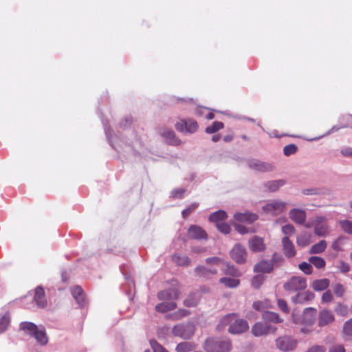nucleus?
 <instances>
[{"label":"nucleus","mask_w":352,"mask_h":352,"mask_svg":"<svg viewBox=\"0 0 352 352\" xmlns=\"http://www.w3.org/2000/svg\"><path fill=\"white\" fill-rule=\"evenodd\" d=\"M226 325H230L228 331L232 334L242 333L248 329V322L243 319H236L234 314H228L221 318L218 328L221 329Z\"/></svg>","instance_id":"f257e3e1"},{"label":"nucleus","mask_w":352,"mask_h":352,"mask_svg":"<svg viewBox=\"0 0 352 352\" xmlns=\"http://www.w3.org/2000/svg\"><path fill=\"white\" fill-rule=\"evenodd\" d=\"M204 348L207 352H229L232 345L228 338H208L205 342Z\"/></svg>","instance_id":"f03ea898"},{"label":"nucleus","mask_w":352,"mask_h":352,"mask_svg":"<svg viewBox=\"0 0 352 352\" xmlns=\"http://www.w3.org/2000/svg\"><path fill=\"white\" fill-rule=\"evenodd\" d=\"M195 331V325L192 323L187 322L175 324L172 328L171 333L175 337H179L184 340H189L193 336Z\"/></svg>","instance_id":"7ed1b4c3"},{"label":"nucleus","mask_w":352,"mask_h":352,"mask_svg":"<svg viewBox=\"0 0 352 352\" xmlns=\"http://www.w3.org/2000/svg\"><path fill=\"white\" fill-rule=\"evenodd\" d=\"M275 344L276 348L280 351L289 352L296 349L298 341L290 336L284 335L277 338L275 340Z\"/></svg>","instance_id":"20e7f679"},{"label":"nucleus","mask_w":352,"mask_h":352,"mask_svg":"<svg viewBox=\"0 0 352 352\" xmlns=\"http://www.w3.org/2000/svg\"><path fill=\"white\" fill-rule=\"evenodd\" d=\"M307 287V280L302 276H294L283 285V288L289 292L303 290Z\"/></svg>","instance_id":"39448f33"},{"label":"nucleus","mask_w":352,"mask_h":352,"mask_svg":"<svg viewBox=\"0 0 352 352\" xmlns=\"http://www.w3.org/2000/svg\"><path fill=\"white\" fill-rule=\"evenodd\" d=\"M276 331L277 327L267 322H258L255 323L251 329L252 333L256 337L266 336L270 333L274 334Z\"/></svg>","instance_id":"423d86ee"},{"label":"nucleus","mask_w":352,"mask_h":352,"mask_svg":"<svg viewBox=\"0 0 352 352\" xmlns=\"http://www.w3.org/2000/svg\"><path fill=\"white\" fill-rule=\"evenodd\" d=\"M326 221L327 218L324 216H317L313 218V227L316 235L318 236H326L329 234V226Z\"/></svg>","instance_id":"0eeeda50"},{"label":"nucleus","mask_w":352,"mask_h":352,"mask_svg":"<svg viewBox=\"0 0 352 352\" xmlns=\"http://www.w3.org/2000/svg\"><path fill=\"white\" fill-rule=\"evenodd\" d=\"M287 203L280 200H272L263 206L262 208L267 212H271L274 215L283 213L286 209Z\"/></svg>","instance_id":"6e6552de"},{"label":"nucleus","mask_w":352,"mask_h":352,"mask_svg":"<svg viewBox=\"0 0 352 352\" xmlns=\"http://www.w3.org/2000/svg\"><path fill=\"white\" fill-rule=\"evenodd\" d=\"M175 129L182 133H193L198 129L197 122L192 119L181 120L175 124Z\"/></svg>","instance_id":"1a4fd4ad"},{"label":"nucleus","mask_w":352,"mask_h":352,"mask_svg":"<svg viewBox=\"0 0 352 352\" xmlns=\"http://www.w3.org/2000/svg\"><path fill=\"white\" fill-rule=\"evenodd\" d=\"M317 310L313 307L305 308L301 316V324L312 327L316 319Z\"/></svg>","instance_id":"9d476101"},{"label":"nucleus","mask_w":352,"mask_h":352,"mask_svg":"<svg viewBox=\"0 0 352 352\" xmlns=\"http://www.w3.org/2000/svg\"><path fill=\"white\" fill-rule=\"evenodd\" d=\"M230 256L236 263H243L246 261V250L243 245L237 243L231 250Z\"/></svg>","instance_id":"9b49d317"},{"label":"nucleus","mask_w":352,"mask_h":352,"mask_svg":"<svg viewBox=\"0 0 352 352\" xmlns=\"http://www.w3.org/2000/svg\"><path fill=\"white\" fill-rule=\"evenodd\" d=\"M335 317L333 312L329 309H321L318 314V325L320 327H324L333 323Z\"/></svg>","instance_id":"f8f14e48"},{"label":"nucleus","mask_w":352,"mask_h":352,"mask_svg":"<svg viewBox=\"0 0 352 352\" xmlns=\"http://www.w3.org/2000/svg\"><path fill=\"white\" fill-rule=\"evenodd\" d=\"M160 134L168 144L178 146L182 144V141L175 136V132L171 129L162 128L160 130Z\"/></svg>","instance_id":"ddd939ff"},{"label":"nucleus","mask_w":352,"mask_h":352,"mask_svg":"<svg viewBox=\"0 0 352 352\" xmlns=\"http://www.w3.org/2000/svg\"><path fill=\"white\" fill-rule=\"evenodd\" d=\"M188 236L190 239L196 240H205L208 239V234L200 226L192 225L188 230Z\"/></svg>","instance_id":"4468645a"},{"label":"nucleus","mask_w":352,"mask_h":352,"mask_svg":"<svg viewBox=\"0 0 352 352\" xmlns=\"http://www.w3.org/2000/svg\"><path fill=\"white\" fill-rule=\"evenodd\" d=\"M179 289L173 287L158 292L157 297L160 300L174 301L179 298Z\"/></svg>","instance_id":"2eb2a0df"},{"label":"nucleus","mask_w":352,"mask_h":352,"mask_svg":"<svg viewBox=\"0 0 352 352\" xmlns=\"http://www.w3.org/2000/svg\"><path fill=\"white\" fill-rule=\"evenodd\" d=\"M290 219L296 224L302 225L305 223L307 214L303 209L293 208L289 212Z\"/></svg>","instance_id":"dca6fc26"},{"label":"nucleus","mask_w":352,"mask_h":352,"mask_svg":"<svg viewBox=\"0 0 352 352\" xmlns=\"http://www.w3.org/2000/svg\"><path fill=\"white\" fill-rule=\"evenodd\" d=\"M249 248L252 252H259L265 249V244L264 243L263 238L254 236L250 238L248 241Z\"/></svg>","instance_id":"f3484780"},{"label":"nucleus","mask_w":352,"mask_h":352,"mask_svg":"<svg viewBox=\"0 0 352 352\" xmlns=\"http://www.w3.org/2000/svg\"><path fill=\"white\" fill-rule=\"evenodd\" d=\"M196 276L204 279H210L217 274V270L215 268H208L202 265H198L195 269Z\"/></svg>","instance_id":"a211bd4d"},{"label":"nucleus","mask_w":352,"mask_h":352,"mask_svg":"<svg viewBox=\"0 0 352 352\" xmlns=\"http://www.w3.org/2000/svg\"><path fill=\"white\" fill-rule=\"evenodd\" d=\"M249 166L252 168L261 172H271L275 168L274 165L272 164L258 160H252L250 162Z\"/></svg>","instance_id":"6ab92c4d"},{"label":"nucleus","mask_w":352,"mask_h":352,"mask_svg":"<svg viewBox=\"0 0 352 352\" xmlns=\"http://www.w3.org/2000/svg\"><path fill=\"white\" fill-rule=\"evenodd\" d=\"M282 245L283 254L287 258L295 256L296 252L294 245L288 236H284L282 239Z\"/></svg>","instance_id":"aec40b11"},{"label":"nucleus","mask_w":352,"mask_h":352,"mask_svg":"<svg viewBox=\"0 0 352 352\" xmlns=\"http://www.w3.org/2000/svg\"><path fill=\"white\" fill-rule=\"evenodd\" d=\"M234 219L235 221L245 223H252L256 220L258 219V215L255 213L252 212H237L234 214Z\"/></svg>","instance_id":"412c9836"},{"label":"nucleus","mask_w":352,"mask_h":352,"mask_svg":"<svg viewBox=\"0 0 352 352\" xmlns=\"http://www.w3.org/2000/svg\"><path fill=\"white\" fill-rule=\"evenodd\" d=\"M314 298V294L310 291H305L298 293L292 298V301L296 304H305L307 302L312 300Z\"/></svg>","instance_id":"4be33fe9"},{"label":"nucleus","mask_w":352,"mask_h":352,"mask_svg":"<svg viewBox=\"0 0 352 352\" xmlns=\"http://www.w3.org/2000/svg\"><path fill=\"white\" fill-rule=\"evenodd\" d=\"M34 300L38 307L44 308L47 305L45 292L41 287H37L35 289Z\"/></svg>","instance_id":"5701e85b"},{"label":"nucleus","mask_w":352,"mask_h":352,"mask_svg":"<svg viewBox=\"0 0 352 352\" xmlns=\"http://www.w3.org/2000/svg\"><path fill=\"white\" fill-rule=\"evenodd\" d=\"M162 301L163 302L157 304L155 306V310L159 313L164 314L177 308V303L174 301Z\"/></svg>","instance_id":"b1692460"},{"label":"nucleus","mask_w":352,"mask_h":352,"mask_svg":"<svg viewBox=\"0 0 352 352\" xmlns=\"http://www.w3.org/2000/svg\"><path fill=\"white\" fill-rule=\"evenodd\" d=\"M72 294L80 307H82L85 305L86 300L85 297V294L83 292L82 289L80 287L76 286L74 288H72Z\"/></svg>","instance_id":"393cba45"},{"label":"nucleus","mask_w":352,"mask_h":352,"mask_svg":"<svg viewBox=\"0 0 352 352\" xmlns=\"http://www.w3.org/2000/svg\"><path fill=\"white\" fill-rule=\"evenodd\" d=\"M172 261L179 266H188L191 263V259L187 255L181 253L174 254Z\"/></svg>","instance_id":"a878e982"},{"label":"nucleus","mask_w":352,"mask_h":352,"mask_svg":"<svg viewBox=\"0 0 352 352\" xmlns=\"http://www.w3.org/2000/svg\"><path fill=\"white\" fill-rule=\"evenodd\" d=\"M285 184V181L284 179H277L267 182L264 184V187L266 191L275 192Z\"/></svg>","instance_id":"bb28decb"},{"label":"nucleus","mask_w":352,"mask_h":352,"mask_svg":"<svg viewBox=\"0 0 352 352\" xmlns=\"http://www.w3.org/2000/svg\"><path fill=\"white\" fill-rule=\"evenodd\" d=\"M254 272L270 273L273 270V263L268 261H262L254 265Z\"/></svg>","instance_id":"cd10ccee"},{"label":"nucleus","mask_w":352,"mask_h":352,"mask_svg":"<svg viewBox=\"0 0 352 352\" xmlns=\"http://www.w3.org/2000/svg\"><path fill=\"white\" fill-rule=\"evenodd\" d=\"M33 337L35 338L37 343L41 346H44L48 342V337L43 327L38 328Z\"/></svg>","instance_id":"c85d7f7f"},{"label":"nucleus","mask_w":352,"mask_h":352,"mask_svg":"<svg viewBox=\"0 0 352 352\" xmlns=\"http://www.w3.org/2000/svg\"><path fill=\"white\" fill-rule=\"evenodd\" d=\"M20 329L25 333L33 336L38 327L31 322H22L20 323Z\"/></svg>","instance_id":"c756f323"},{"label":"nucleus","mask_w":352,"mask_h":352,"mask_svg":"<svg viewBox=\"0 0 352 352\" xmlns=\"http://www.w3.org/2000/svg\"><path fill=\"white\" fill-rule=\"evenodd\" d=\"M262 318L267 322L281 323L283 322V320L280 318L279 315L273 311H264L263 313Z\"/></svg>","instance_id":"7c9ffc66"},{"label":"nucleus","mask_w":352,"mask_h":352,"mask_svg":"<svg viewBox=\"0 0 352 352\" xmlns=\"http://www.w3.org/2000/svg\"><path fill=\"white\" fill-rule=\"evenodd\" d=\"M189 314L190 312L188 310L179 309L173 313L166 315V318L168 320L176 321L184 318Z\"/></svg>","instance_id":"2f4dec72"},{"label":"nucleus","mask_w":352,"mask_h":352,"mask_svg":"<svg viewBox=\"0 0 352 352\" xmlns=\"http://www.w3.org/2000/svg\"><path fill=\"white\" fill-rule=\"evenodd\" d=\"M327 247V241L325 240H321L318 243L311 246L309 253L311 254H318L322 253L326 250Z\"/></svg>","instance_id":"473e14b6"},{"label":"nucleus","mask_w":352,"mask_h":352,"mask_svg":"<svg viewBox=\"0 0 352 352\" xmlns=\"http://www.w3.org/2000/svg\"><path fill=\"white\" fill-rule=\"evenodd\" d=\"M311 235L307 232H302L296 239V243L300 247H305L311 243Z\"/></svg>","instance_id":"72a5a7b5"},{"label":"nucleus","mask_w":352,"mask_h":352,"mask_svg":"<svg viewBox=\"0 0 352 352\" xmlns=\"http://www.w3.org/2000/svg\"><path fill=\"white\" fill-rule=\"evenodd\" d=\"M227 218V214L224 210H220L212 213L209 217V221L218 224V222H223Z\"/></svg>","instance_id":"f704fd0d"},{"label":"nucleus","mask_w":352,"mask_h":352,"mask_svg":"<svg viewBox=\"0 0 352 352\" xmlns=\"http://www.w3.org/2000/svg\"><path fill=\"white\" fill-rule=\"evenodd\" d=\"M329 285V280L327 278L316 280L312 283V287L315 291H322Z\"/></svg>","instance_id":"c9c22d12"},{"label":"nucleus","mask_w":352,"mask_h":352,"mask_svg":"<svg viewBox=\"0 0 352 352\" xmlns=\"http://www.w3.org/2000/svg\"><path fill=\"white\" fill-rule=\"evenodd\" d=\"M309 262L317 269H323L326 265V261L322 257L313 256L309 258Z\"/></svg>","instance_id":"e433bc0d"},{"label":"nucleus","mask_w":352,"mask_h":352,"mask_svg":"<svg viewBox=\"0 0 352 352\" xmlns=\"http://www.w3.org/2000/svg\"><path fill=\"white\" fill-rule=\"evenodd\" d=\"M219 282L228 288H235L238 287L240 283V281L238 279L227 277L221 278L219 279Z\"/></svg>","instance_id":"4c0bfd02"},{"label":"nucleus","mask_w":352,"mask_h":352,"mask_svg":"<svg viewBox=\"0 0 352 352\" xmlns=\"http://www.w3.org/2000/svg\"><path fill=\"white\" fill-rule=\"evenodd\" d=\"M10 322V316L6 313L0 317V333H3L8 327Z\"/></svg>","instance_id":"58836bf2"},{"label":"nucleus","mask_w":352,"mask_h":352,"mask_svg":"<svg viewBox=\"0 0 352 352\" xmlns=\"http://www.w3.org/2000/svg\"><path fill=\"white\" fill-rule=\"evenodd\" d=\"M223 126L224 124L223 122L215 121L212 123V125L206 127L205 131L206 133L212 134L219 131L220 129H222Z\"/></svg>","instance_id":"ea45409f"},{"label":"nucleus","mask_w":352,"mask_h":352,"mask_svg":"<svg viewBox=\"0 0 352 352\" xmlns=\"http://www.w3.org/2000/svg\"><path fill=\"white\" fill-rule=\"evenodd\" d=\"M223 273L230 275L234 277H237L241 275L240 272L238 271L235 267L230 264H226L225 267L223 269Z\"/></svg>","instance_id":"a19ab883"},{"label":"nucleus","mask_w":352,"mask_h":352,"mask_svg":"<svg viewBox=\"0 0 352 352\" xmlns=\"http://www.w3.org/2000/svg\"><path fill=\"white\" fill-rule=\"evenodd\" d=\"M339 225L341 229L349 234L352 235V221L350 220H340L339 221Z\"/></svg>","instance_id":"79ce46f5"},{"label":"nucleus","mask_w":352,"mask_h":352,"mask_svg":"<svg viewBox=\"0 0 352 352\" xmlns=\"http://www.w3.org/2000/svg\"><path fill=\"white\" fill-rule=\"evenodd\" d=\"M343 333L344 339L349 340L352 338V318L344 323Z\"/></svg>","instance_id":"37998d69"},{"label":"nucleus","mask_w":352,"mask_h":352,"mask_svg":"<svg viewBox=\"0 0 352 352\" xmlns=\"http://www.w3.org/2000/svg\"><path fill=\"white\" fill-rule=\"evenodd\" d=\"M199 298L196 294H191L184 301V305L188 307H192L197 305Z\"/></svg>","instance_id":"c03bdc74"},{"label":"nucleus","mask_w":352,"mask_h":352,"mask_svg":"<svg viewBox=\"0 0 352 352\" xmlns=\"http://www.w3.org/2000/svg\"><path fill=\"white\" fill-rule=\"evenodd\" d=\"M192 349V344L190 342H181L175 348L177 352H189Z\"/></svg>","instance_id":"a18cd8bd"},{"label":"nucleus","mask_w":352,"mask_h":352,"mask_svg":"<svg viewBox=\"0 0 352 352\" xmlns=\"http://www.w3.org/2000/svg\"><path fill=\"white\" fill-rule=\"evenodd\" d=\"M102 124L104 126V132H105L107 138L108 139L109 144L114 149L117 150L118 148L116 146V145L114 144V138L111 135V131L110 128L107 126V124L104 122V120H102Z\"/></svg>","instance_id":"49530a36"},{"label":"nucleus","mask_w":352,"mask_h":352,"mask_svg":"<svg viewBox=\"0 0 352 352\" xmlns=\"http://www.w3.org/2000/svg\"><path fill=\"white\" fill-rule=\"evenodd\" d=\"M346 237L340 236L333 241L331 245V248L333 250L339 251L341 249V246L344 243Z\"/></svg>","instance_id":"de8ad7c7"},{"label":"nucleus","mask_w":352,"mask_h":352,"mask_svg":"<svg viewBox=\"0 0 352 352\" xmlns=\"http://www.w3.org/2000/svg\"><path fill=\"white\" fill-rule=\"evenodd\" d=\"M348 126H351L352 127V126L349 125V124H345V125H336V126H333L331 129H329L325 134H324L323 135H321L320 137H318V138H311L310 139L311 141H316V140H318L320 138H322L324 136H326V135H328L332 133H334L337 131H338L339 129H343V128H345V127H348Z\"/></svg>","instance_id":"09e8293b"},{"label":"nucleus","mask_w":352,"mask_h":352,"mask_svg":"<svg viewBox=\"0 0 352 352\" xmlns=\"http://www.w3.org/2000/svg\"><path fill=\"white\" fill-rule=\"evenodd\" d=\"M298 267L302 272H303L307 275H309L313 272V267L309 262H302L298 265Z\"/></svg>","instance_id":"8fccbe9b"},{"label":"nucleus","mask_w":352,"mask_h":352,"mask_svg":"<svg viewBox=\"0 0 352 352\" xmlns=\"http://www.w3.org/2000/svg\"><path fill=\"white\" fill-rule=\"evenodd\" d=\"M298 151V147L294 144L286 145L283 148V153L285 156H289L296 153Z\"/></svg>","instance_id":"3c124183"},{"label":"nucleus","mask_w":352,"mask_h":352,"mask_svg":"<svg viewBox=\"0 0 352 352\" xmlns=\"http://www.w3.org/2000/svg\"><path fill=\"white\" fill-rule=\"evenodd\" d=\"M334 311L338 316H345L348 314L347 307L342 303H338L335 307Z\"/></svg>","instance_id":"603ef678"},{"label":"nucleus","mask_w":352,"mask_h":352,"mask_svg":"<svg viewBox=\"0 0 352 352\" xmlns=\"http://www.w3.org/2000/svg\"><path fill=\"white\" fill-rule=\"evenodd\" d=\"M328 352H346V349L344 344L335 343L329 346Z\"/></svg>","instance_id":"864d4df0"},{"label":"nucleus","mask_w":352,"mask_h":352,"mask_svg":"<svg viewBox=\"0 0 352 352\" xmlns=\"http://www.w3.org/2000/svg\"><path fill=\"white\" fill-rule=\"evenodd\" d=\"M264 281V277L263 275L255 276L252 280V285L255 289H258L261 287Z\"/></svg>","instance_id":"5fc2aeb1"},{"label":"nucleus","mask_w":352,"mask_h":352,"mask_svg":"<svg viewBox=\"0 0 352 352\" xmlns=\"http://www.w3.org/2000/svg\"><path fill=\"white\" fill-rule=\"evenodd\" d=\"M150 344L153 350V352H168L155 340H151L150 341Z\"/></svg>","instance_id":"6e6d98bb"},{"label":"nucleus","mask_w":352,"mask_h":352,"mask_svg":"<svg viewBox=\"0 0 352 352\" xmlns=\"http://www.w3.org/2000/svg\"><path fill=\"white\" fill-rule=\"evenodd\" d=\"M333 289L335 294L338 297H342L345 292L344 286L340 283H336L333 285Z\"/></svg>","instance_id":"4d7b16f0"},{"label":"nucleus","mask_w":352,"mask_h":352,"mask_svg":"<svg viewBox=\"0 0 352 352\" xmlns=\"http://www.w3.org/2000/svg\"><path fill=\"white\" fill-rule=\"evenodd\" d=\"M216 226L221 232L224 234H228L231 230L230 225L223 221L218 222Z\"/></svg>","instance_id":"13d9d810"},{"label":"nucleus","mask_w":352,"mask_h":352,"mask_svg":"<svg viewBox=\"0 0 352 352\" xmlns=\"http://www.w3.org/2000/svg\"><path fill=\"white\" fill-rule=\"evenodd\" d=\"M295 231V228L292 224H287L282 227V232L285 235V236H287V235L294 234Z\"/></svg>","instance_id":"bf43d9fd"},{"label":"nucleus","mask_w":352,"mask_h":352,"mask_svg":"<svg viewBox=\"0 0 352 352\" xmlns=\"http://www.w3.org/2000/svg\"><path fill=\"white\" fill-rule=\"evenodd\" d=\"M327 349L324 345L314 344L309 348L305 352H326Z\"/></svg>","instance_id":"052dcab7"},{"label":"nucleus","mask_w":352,"mask_h":352,"mask_svg":"<svg viewBox=\"0 0 352 352\" xmlns=\"http://www.w3.org/2000/svg\"><path fill=\"white\" fill-rule=\"evenodd\" d=\"M277 305L280 310H281L283 313L288 314L289 312L287 303L285 300L278 299Z\"/></svg>","instance_id":"680f3d73"},{"label":"nucleus","mask_w":352,"mask_h":352,"mask_svg":"<svg viewBox=\"0 0 352 352\" xmlns=\"http://www.w3.org/2000/svg\"><path fill=\"white\" fill-rule=\"evenodd\" d=\"M198 206L197 204H192L187 208L182 211V216L184 218H186L192 211H194Z\"/></svg>","instance_id":"e2e57ef3"},{"label":"nucleus","mask_w":352,"mask_h":352,"mask_svg":"<svg viewBox=\"0 0 352 352\" xmlns=\"http://www.w3.org/2000/svg\"><path fill=\"white\" fill-rule=\"evenodd\" d=\"M186 190L184 188H177L171 192V197L173 198H182L185 193Z\"/></svg>","instance_id":"0e129e2a"},{"label":"nucleus","mask_w":352,"mask_h":352,"mask_svg":"<svg viewBox=\"0 0 352 352\" xmlns=\"http://www.w3.org/2000/svg\"><path fill=\"white\" fill-rule=\"evenodd\" d=\"M333 296L330 290L326 291L322 296V301L324 302H330L333 300Z\"/></svg>","instance_id":"69168bd1"},{"label":"nucleus","mask_w":352,"mask_h":352,"mask_svg":"<svg viewBox=\"0 0 352 352\" xmlns=\"http://www.w3.org/2000/svg\"><path fill=\"white\" fill-rule=\"evenodd\" d=\"M338 267L342 273H346L350 271V265L343 261H340L339 262V265Z\"/></svg>","instance_id":"338daca9"},{"label":"nucleus","mask_w":352,"mask_h":352,"mask_svg":"<svg viewBox=\"0 0 352 352\" xmlns=\"http://www.w3.org/2000/svg\"><path fill=\"white\" fill-rule=\"evenodd\" d=\"M340 153L344 157H352V148L351 147L342 148L340 151Z\"/></svg>","instance_id":"774afa93"}]
</instances>
